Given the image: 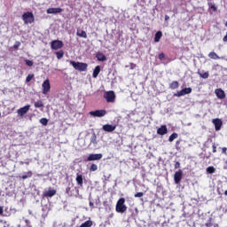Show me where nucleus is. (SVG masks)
<instances>
[{
	"label": "nucleus",
	"mask_w": 227,
	"mask_h": 227,
	"mask_svg": "<svg viewBox=\"0 0 227 227\" xmlns=\"http://www.w3.org/2000/svg\"><path fill=\"white\" fill-rule=\"evenodd\" d=\"M115 210L118 214H125L127 212V206L125 205V198H121L118 200Z\"/></svg>",
	"instance_id": "obj_1"
},
{
	"label": "nucleus",
	"mask_w": 227,
	"mask_h": 227,
	"mask_svg": "<svg viewBox=\"0 0 227 227\" xmlns=\"http://www.w3.org/2000/svg\"><path fill=\"white\" fill-rule=\"evenodd\" d=\"M70 65H72L74 70H78L79 72H86V70H88V64L84 62H75L71 60Z\"/></svg>",
	"instance_id": "obj_2"
},
{
	"label": "nucleus",
	"mask_w": 227,
	"mask_h": 227,
	"mask_svg": "<svg viewBox=\"0 0 227 227\" xmlns=\"http://www.w3.org/2000/svg\"><path fill=\"white\" fill-rule=\"evenodd\" d=\"M66 194L70 197L75 196V198H77V196H79V189L74 186V184H69L66 188Z\"/></svg>",
	"instance_id": "obj_3"
},
{
	"label": "nucleus",
	"mask_w": 227,
	"mask_h": 227,
	"mask_svg": "<svg viewBox=\"0 0 227 227\" xmlns=\"http://www.w3.org/2000/svg\"><path fill=\"white\" fill-rule=\"evenodd\" d=\"M22 20L24 24H33V22H35V15H33L31 12H24L22 14Z\"/></svg>",
	"instance_id": "obj_4"
},
{
	"label": "nucleus",
	"mask_w": 227,
	"mask_h": 227,
	"mask_svg": "<svg viewBox=\"0 0 227 227\" xmlns=\"http://www.w3.org/2000/svg\"><path fill=\"white\" fill-rule=\"evenodd\" d=\"M104 98H106V102L113 103L116 100V94H114L113 90L106 91L104 95Z\"/></svg>",
	"instance_id": "obj_5"
},
{
	"label": "nucleus",
	"mask_w": 227,
	"mask_h": 227,
	"mask_svg": "<svg viewBox=\"0 0 227 227\" xmlns=\"http://www.w3.org/2000/svg\"><path fill=\"white\" fill-rule=\"evenodd\" d=\"M63 42L60 40H54L51 43V47L53 51H59V49H63Z\"/></svg>",
	"instance_id": "obj_6"
},
{
	"label": "nucleus",
	"mask_w": 227,
	"mask_h": 227,
	"mask_svg": "<svg viewBox=\"0 0 227 227\" xmlns=\"http://www.w3.org/2000/svg\"><path fill=\"white\" fill-rule=\"evenodd\" d=\"M191 93H192V89L188 87L177 91L176 94H174V97H184V95H189Z\"/></svg>",
	"instance_id": "obj_7"
},
{
	"label": "nucleus",
	"mask_w": 227,
	"mask_h": 227,
	"mask_svg": "<svg viewBox=\"0 0 227 227\" xmlns=\"http://www.w3.org/2000/svg\"><path fill=\"white\" fill-rule=\"evenodd\" d=\"M43 95H47L51 91V82L49 79L45 80L43 84Z\"/></svg>",
	"instance_id": "obj_8"
},
{
	"label": "nucleus",
	"mask_w": 227,
	"mask_h": 227,
	"mask_svg": "<svg viewBox=\"0 0 227 227\" xmlns=\"http://www.w3.org/2000/svg\"><path fill=\"white\" fill-rule=\"evenodd\" d=\"M29 109H31V106L30 105H27L20 109L17 110L18 113V116H24V114H27V112L29 111Z\"/></svg>",
	"instance_id": "obj_9"
},
{
	"label": "nucleus",
	"mask_w": 227,
	"mask_h": 227,
	"mask_svg": "<svg viewBox=\"0 0 227 227\" xmlns=\"http://www.w3.org/2000/svg\"><path fill=\"white\" fill-rule=\"evenodd\" d=\"M90 116H95L96 118H102L105 114H107L106 110H96L90 112Z\"/></svg>",
	"instance_id": "obj_10"
},
{
	"label": "nucleus",
	"mask_w": 227,
	"mask_h": 227,
	"mask_svg": "<svg viewBox=\"0 0 227 227\" xmlns=\"http://www.w3.org/2000/svg\"><path fill=\"white\" fill-rule=\"evenodd\" d=\"M212 123L215 125V129L217 131L221 130L223 127V120L216 118L212 120Z\"/></svg>",
	"instance_id": "obj_11"
},
{
	"label": "nucleus",
	"mask_w": 227,
	"mask_h": 227,
	"mask_svg": "<svg viewBox=\"0 0 227 227\" xmlns=\"http://www.w3.org/2000/svg\"><path fill=\"white\" fill-rule=\"evenodd\" d=\"M182 176H184V172L182 171V169H179L174 174L175 184H180V182H182Z\"/></svg>",
	"instance_id": "obj_12"
},
{
	"label": "nucleus",
	"mask_w": 227,
	"mask_h": 227,
	"mask_svg": "<svg viewBox=\"0 0 227 227\" xmlns=\"http://www.w3.org/2000/svg\"><path fill=\"white\" fill-rule=\"evenodd\" d=\"M103 155L102 153H98V154H90L88 157H87V161L88 162H91V160H100V159H102Z\"/></svg>",
	"instance_id": "obj_13"
},
{
	"label": "nucleus",
	"mask_w": 227,
	"mask_h": 227,
	"mask_svg": "<svg viewBox=\"0 0 227 227\" xmlns=\"http://www.w3.org/2000/svg\"><path fill=\"white\" fill-rule=\"evenodd\" d=\"M215 93L217 98H220L221 100H223V98H226V93H224V90H223V89H216L215 90Z\"/></svg>",
	"instance_id": "obj_14"
},
{
	"label": "nucleus",
	"mask_w": 227,
	"mask_h": 227,
	"mask_svg": "<svg viewBox=\"0 0 227 227\" xmlns=\"http://www.w3.org/2000/svg\"><path fill=\"white\" fill-rule=\"evenodd\" d=\"M105 132H114L116 130V126H113L111 124H105L102 127Z\"/></svg>",
	"instance_id": "obj_15"
},
{
	"label": "nucleus",
	"mask_w": 227,
	"mask_h": 227,
	"mask_svg": "<svg viewBox=\"0 0 227 227\" xmlns=\"http://www.w3.org/2000/svg\"><path fill=\"white\" fill-rule=\"evenodd\" d=\"M56 192H57L56 190H54V189H52V190L49 189L48 191H46V192H44L43 193V196L44 198H52V196H56Z\"/></svg>",
	"instance_id": "obj_16"
},
{
	"label": "nucleus",
	"mask_w": 227,
	"mask_h": 227,
	"mask_svg": "<svg viewBox=\"0 0 227 227\" xmlns=\"http://www.w3.org/2000/svg\"><path fill=\"white\" fill-rule=\"evenodd\" d=\"M157 134H159V136H165V134H168V127L166 125H161L157 129Z\"/></svg>",
	"instance_id": "obj_17"
},
{
	"label": "nucleus",
	"mask_w": 227,
	"mask_h": 227,
	"mask_svg": "<svg viewBox=\"0 0 227 227\" xmlns=\"http://www.w3.org/2000/svg\"><path fill=\"white\" fill-rule=\"evenodd\" d=\"M75 180H76L77 185H79L80 187H82L84 184V177L82 176V175L77 173Z\"/></svg>",
	"instance_id": "obj_18"
},
{
	"label": "nucleus",
	"mask_w": 227,
	"mask_h": 227,
	"mask_svg": "<svg viewBox=\"0 0 227 227\" xmlns=\"http://www.w3.org/2000/svg\"><path fill=\"white\" fill-rule=\"evenodd\" d=\"M61 12H63V10L61 9V8H49V9H47V11H46V12L48 13V14H56V13H61Z\"/></svg>",
	"instance_id": "obj_19"
},
{
	"label": "nucleus",
	"mask_w": 227,
	"mask_h": 227,
	"mask_svg": "<svg viewBox=\"0 0 227 227\" xmlns=\"http://www.w3.org/2000/svg\"><path fill=\"white\" fill-rule=\"evenodd\" d=\"M96 58H97L98 61H106L107 60V57H106V55L100 51H98L96 54Z\"/></svg>",
	"instance_id": "obj_20"
},
{
	"label": "nucleus",
	"mask_w": 227,
	"mask_h": 227,
	"mask_svg": "<svg viewBox=\"0 0 227 227\" xmlns=\"http://www.w3.org/2000/svg\"><path fill=\"white\" fill-rule=\"evenodd\" d=\"M76 35L80 36V38H88V34H86V31L84 30H82V31L77 30Z\"/></svg>",
	"instance_id": "obj_21"
},
{
	"label": "nucleus",
	"mask_w": 227,
	"mask_h": 227,
	"mask_svg": "<svg viewBox=\"0 0 227 227\" xmlns=\"http://www.w3.org/2000/svg\"><path fill=\"white\" fill-rule=\"evenodd\" d=\"M98 74H100V66H97L93 71L92 76L94 79H97L98 77Z\"/></svg>",
	"instance_id": "obj_22"
},
{
	"label": "nucleus",
	"mask_w": 227,
	"mask_h": 227,
	"mask_svg": "<svg viewBox=\"0 0 227 227\" xmlns=\"http://www.w3.org/2000/svg\"><path fill=\"white\" fill-rule=\"evenodd\" d=\"M160 38H162V32L161 31L156 32L154 35V42L156 43L160 42Z\"/></svg>",
	"instance_id": "obj_23"
},
{
	"label": "nucleus",
	"mask_w": 227,
	"mask_h": 227,
	"mask_svg": "<svg viewBox=\"0 0 227 227\" xmlns=\"http://www.w3.org/2000/svg\"><path fill=\"white\" fill-rule=\"evenodd\" d=\"M208 58H210V59H221V57H219V55L214 51L209 52Z\"/></svg>",
	"instance_id": "obj_24"
},
{
	"label": "nucleus",
	"mask_w": 227,
	"mask_h": 227,
	"mask_svg": "<svg viewBox=\"0 0 227 227\" xmlns=\"http://www.w3.org/2000/svg\"><path fill=\"white\" fill-rule=\"evenodd\" d=\"M180 86V83H178V82L176 81H173L170 84H169V88L170 90H177V88Z\"/></svg>",
	"instance_id": "obj_25"
},
{
	"label": "nucleus",
	"mask_w": 227,
	"mask_h": 227,
	"mask_svg": "<svg viewBox=\"0 0 227 227\" xmlns=\"http://www.w3.org/2000/svg\"><path fill=\"white\" fill-rule=\"evenodd\" d=\"M198 74H199L200 77H201L202 79H208V77L210 76V74H208V72L201 73V72L198 71Z\"/></svg>",
	"instance_id": "obj_26"
},
{
	"label": "nucleus",
	"mask_w": 227,
	"mask_h": 227,
	"mask_svg": "<svg viewBox=\"0 0 227 227\" xmlns=\"http://www.w3.org/2000/svg\"><path fill=\"white\" fill-rule=\"evenodd\" d=\"M31 176H33V172H32L31 170H29V171H27V172L26 173V175H23V176H21V178H22V180H26V179H27V178H31Z\"/></svg>",
	"instance_id": "obj_27"
},
{
	"label": "nucleus",
	"mask_w": 227,
	"mask_h": 227,
	"mask_svg": "<svg viewBox=\"0 0 227 227\" xmlns=\"http://www.w3.org/2000/svg\"><path fill=\"white\" fill-rule=\"evenodd\" d=\"M91 226H93V222H91L90 220H88L80 225V227H91Z\"/></svg>",
	"instance_id": "obj_28"
},
{
	"label": "nucleus",
	"mask_w": 227,
	"mask_h": 227,
	"mask_svg": "<svg viewBox=\"0 0 227 227\" xmlns=\"http://www.w3.org/2000/svg\"><path fill=\"white\" fill-rule=\"evenodd\" d=\"M177 137H178V134L177 133H173L168 137L169 143H173V141H175V139H176Z\"/></svg>",
	"instance_id": "obj_29"
},
{
	"label": "nucleus",
	"mask_w": 227,
	"mask_h": 227,
	"mask_svg": "<svg viewBox=\"0 0 227 227\" xmlns=\"http://www.w3.org/2000/svg\"><path fill=\"white\" fill-rule=\"evenodd\" d=\"M56 56L58 59H61V58H63V56H65V51H63V50H60L59 51H56Z\"/></svg>",
	"instance_id": "obj_30"
},
{
	"label": "nucleus",
	"mask_w": 227,
	"mask_h": 227,
	"mask_svg": "<svg viewBox=\"0 0 227 227\" xmlns=\"http://www.w3.org/2000/svg\"><path fill=\"white\" fill-rule=\"evenodd\" d=\"M90 143L92 145H97L98 142L97 141V134L93 133L91 137H90Z\"/></svg>",
	"instance_id": "obj_31"
},
{
	"label": "nucleus",
	"mask_w": 227,
	"mask_h": 227,
	"mask_svg": "<svg viewBox=\"0 0 227 227\" xmlns=\"http://www.w3.org/2000/svg\"><path fill=\"white\" fill-rule=\"evenodd\" d=\"M207 173L209 175H213V173H215V168L210 166L207 168Z\"/></svg>",
	"instance_id": "obj_32"
},
{
	"label": "nucleus",
	"mask_w": 227,
	"mask_h": 227,
	"mask_svg": "<svg viewBox=\"0 0 227 227\" xmlns=\"http://www.w3.org/2000/svg\"><path fill=\"white\" fill-rule=\"evenodd\" d=\"M34 78H35L34 74H28L26 78V82H31V80H33Z\"/></svg>",
	"instance_id": "obj_33"
},
{
	"label": "nucleus",
	"mask_w": 227,
	"mask_h": 227,
	"mask_svg": "<svg viewBox=\"0 0 227 227\" xmlns=\"http://www.w3.org/2000/svg\"><path fill=\"white\" fill-rule=\"evenodd\" d=\"M40 123L42 125L47 126V124L49 123V120H47V118H42L40 119Z\"/></svg>",
	"instance_id": "obj_34"
},
{
	"label": "nucleus",
	"mask_w": 227,
	"mask_h": 227,
	"mask_svg": "<svg viewBox=\"0 0 227 227\" xmlns=\"http://www.w3.org/2000/svg\"><path fill=\"white\" fill-rule=\"evenodd\" d=\"M35 107L36 108H40V107H43V101H37L35 103Z\"/></svg>",
	"instance_id": "obj_35"
},
{
	"label": "nucleus",
	"mask_w": 227,
	"mask_h": 227,
	"mask_svg": "<svg viewBox=\"0 0 227 227\" xmlns=\"http://www.w3.org/2000/svg\"><path fill=\"white\" fill-rule=\"evenodd\" d=\"M97 169H98V166H97L95 163H92L90 165V171H97Z\"/></svg>",
	"instance_id": "obj_36"
},
{
	"label": "nucleus",
	"mask_w": 227,
	"mask_h": 227,
	"mask_svg": "<svg viewBox=\"0 0 227 227\" xmlns=\"http://www.w3.org/2000/svg\"><path fill=\"white\" fill-rule=\"evenodd\" d=\"M206 227H212L213 223H212V217H209L207 223H205Z\"/></svg>",
	"instance_id": "obj_37"
},
{
	"label": "nucleus",
	"mask_w": 227,
	"mask_h": 227,
	"mask_svg": "<svg viewBox=\"0 0 227 227\" xmlns=\"http://www.w3.org/2000/svg\"><path fill=\"white\" fill-rule=\"evenodd\" d=\"M143 196H145V193L143 192H137L134 195V198H143Z\"/></svg>",
	"instance_id": "obj_38"
},
{
	"label": "nucleus",
	"mask_w": 227,
	"mask_h": 227,
	"mask_svg": "<svg viewBox=\"0 0 227 227\" xmlns=\"http://www.w3.org/2000/svg\"><path fill=\"white\" fill-rule=\"evenodd\" d=\"M209 8H211V10H213V12H217V7H215V5L212 4V3H208L207 4Z\"/></svg>",
	"instance_id": "obj_39"
},
{
	"label": "nucleus",
	"mask_w": 227,
	"mask_h": 227,
	"mask_svg": "<svg viewBox=\"0 0 227 227\" xmlns=\"http://www.w3.org/2000/svg\"><path fill=\"white\" fill-rule=\"evenodd\" d=\"M165 58H166V55H164V53L161 52L159 54L158 59H160V61H163Z\"/></svg>",
	"instance_id": "obj_40"
},
{
	"label": "nucleus",
	"mask_w": 227,
	"mask_h": 227,
	"mask_svg": "<svg viewBox=\"0 0 227 227\" xmlns=\"http://www.w3.org/2000/svg\"><path fill=\"white\" fill-rule=\"evenodd\" d=\"M25 63L27 67H33V61L29 59H25Z\"/></svg>",
	"instance_id": "obj_41"
},
{
	"label": "nucleus",
	"mask_w": 227,
	"mask_h": 227,
	"mask_svg": "<svg viewBox=\"0 0 227 227\" xmlns=\"http://www.w3.org/2000/svg\"><path fill=\"white\" fill-rule=\"evenodd\" d=\"M212 148H213V153H217V146H215V143H214L213 145H212Z\"/></svg>",
	"instance_id": "obj_42"
},
{
	"label": "nucleus",
	"mask_w": 227,
	"mask_h": 227,
	"mask_svg": "<svg viewBox=\"0 0 227 227\" xmlns=\"http://www.w3.org/2000/svg\"><path fill=\"white\" fill-rule=\"evenodd\" d=\"M19 47H20V42L17 41L13 45V49H19Z\"/></svg>",
	"instance_id": "obj_43"
},
{
	"label": "nucleus",
	"mask_w": 227,
	"mask_h": 227,
	"mask_svg": "<svg viewBox=\"0 0 227 227\" xmlns=\"http://www.w3.org/2000/svg\"><path fill=\"white\" fill-rule=\"evenodd\" d=\"M175 169H179L180 168V163L178 161H176L175 165H174Z\"/></svg>",
	"instance_id": "obj_44"
},
{
	"label": "nucleus",
	"mask_w": 227,
	"mask_h": 227,
	"mask_svg": "<svg viewBox=\"0 0 227 227\" xmlns=\"http://www.w3.org/2000/svg\"><path fill=\"white\" fill-rule=\"evenodd\" d=\"M222 153H223V155H227V148L226 147L222 148Z\"/></svg>",
	"instance_id": "obj_45"
},
{
	"label": "nucleus",
	"mask_w": 227,
	"mask_h": 227,
	"mask_svg": "<svg viewBox=\"0 0 227 227\" xmlns=\"http://www.w3.org/2000/svg\"><path fill=\"white\" fill-rule=\"evenodd\" d=\"M130 68L131 70H134V68H136V67H137V65L134 64V63H130Z\"/></svg>",
	"instance_id": "obj_46"
},
{
	"label": "nucleus",
	"mask_w": 227,
	"mask_h": 227,
	"mask_svg": "<svg viewBox=\"0 0 227 227\" xmlns=\"http://www.w3.org/2000/svg\"><path fill=\"white\" fill-rule=\"evenodd\" d=\"M4 212V207L1 206L0 207V215H3Z\"/></svg>",
	"instance_id": "obj_47"
},
{
	"label": "nucleus",
	"mask_w": 227,
	"mask_h": 227,
	"mask_svg": "<svg viewBox=\"0 0 227 227\" xmlns=\"http://www.w3.org/2000/svg\"><path fill=\"white\" fill-rule=\"evenodd\" d=\"M223 42H227V34H226V35L223 38Z\"/></svg>",
	"instance_id": "obj_48"
},
{
	"label": "nucleus",
	"mask_w": 227,
	"mask_h": 227,
	"mask_svg": "<svg viewBox=\"0 0 227 227\" xmlns=\"http://www.w3.org/2000/svg\"><path fill=\"white\" fill-rule=\"evenodd\" d=\"M165 20H169V16L165 15Z\"/></svg>",
	"instance_id": "obj_49"
},
{
	"label": "nucleus",
	"mask_w": 227,
	"mask_h": 227,
	"mask_svg": "<svg viewBox=\"0 0 227 227\" xmlns=\"http://www.w3.org/2000/svg\"><path fill=\"white\" fill-rule=\"evenodd\" d=\"M90 207H93V202H90Z\"/></svg>",
	"instance_id": "obj_50"
},
{
	"label": "nucleus",
	"mask_w": 227,
	"mask_h": 227,
	"mask_svg": "<svg viewBox=\"0 0 227 227\" xmlns=\"http://www.w3.org/2000/svg\"><path fill=\"white\" fill-rule=\"evenodd\" d=\"M217 192H218V194H221V192L219 191V189H217Z\"/></svg>",
	"instance_id": "obj_51"
},
{
	"label": "nucleus",
	"mask_w": 227,
	"mask_h": 227,
	"mask_svg": "<svg viewBox=\"0 0 227 227\" xmlns=\"http://www.w3.org/2000/svg\"><path fill=\"white\" fill-rule=\"evenodd\" d=\"M225 196H227V190L224 192Z\"/></svg>",
	"instance_id": "obj_52"
}]
</instances>
